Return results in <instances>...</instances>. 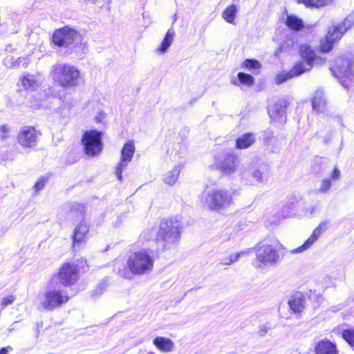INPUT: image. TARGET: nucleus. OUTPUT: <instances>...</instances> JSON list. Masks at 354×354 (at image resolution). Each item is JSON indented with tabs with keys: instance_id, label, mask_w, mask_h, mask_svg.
<instances>
[{
	"instance_id": "f257e3e1",
	"label": "nucleus",
	"mask_w": 354,
	"mask_h": 354,
	"mask_svg": "<svg viewBox=\"0 0 354 354\" xmlns=\"http://www.w3.org/2000/svg\"><path fill=\"white\" fill-rule=\"evenodd\" d=\"M180 239V223L177 218L161 221L156 235L158 250L175 248Z\"/></svg>"
},
{
	"instance_id": "f03ea898",
	"label": "nucleus",
	"mask_w": 354,
	"mask_h": 354,
	"mask_svg": "<svg viewBox=\"0 0 354 354\" xmlns=\"http://www.w3.org/2000/svg\"><path fill=\"white\" fill-rule=\"evenodd\" d=\"M50 75L55 82L64 88L76 87L80 80L79 70L65 63H56L53 65Z\"/></svg>"
},
{
	"instance_id": "7ed1b4c3",
	"label": "nucleus",
	"mask_w": 354,
	"mask_h": 354,
	"mask_svg": "<svg viewBox=\"0 0 354 354\" xmlns=\"http://www.w3.org/2000/svg\"><path fill=\"white\" fill-rule=\"evenodd\" d=\"M69 299L70 297L66 291L50 285L40 295L38 308L40 310L53 311L62 307Z\"/></svg>"
},
{
	"instance_id": "20e7f679",
	"label": "nucleus",
	"mask_w": 354,
	"mask_h": 354,
	"mask_svg": "<svg viewBox=\"0 0 354 354\" xmlns=\"http://www.w3.org/2000/svg\"><path fill=\"white\" fill-rule=\"evenodd\" d=\"M127 266L131 272L136 275L147 274L153 268V252L149 249H142L129 255Z\"/></svg>"
},
{
	"instance_id": "39448f33",
	"label": "nucleus",
	"mask_w": 354,
	"mask_h": 354,
	"mask_svg": "<svg viewBox=\"0 0 354 354\" xmlns=\"http://www.w3.org/2000/svg\"><path fill=\"white\" fill-rule=\"evenodd\" d=\"M354 25V13L349 15L337 25H333L328 30L325 41L321 44L323 53L330 52L334 44L339 41L344 34Z\"/></svg>"
},
{
	"instance_id": "423d86ee",
	"label": "nucleus",
	"mask_w": 354,
	"mask_h": 354,
	"mask_svg": "<svg viewBox=\"0 0 354 354\" xmlns=\"http://www.w3.org/2000/svg\"><path fill=\"white\" fill-rule=\"evenodd\" d=\"M205 201L210 209L222 211L233 203V198L231 193L226 189H212L206 194Z\"/></svg>"
},
{
	"instance_id": "0eeeda50",
	"label": "nucleus",
	"mask_w": 354,
	"mask_h": 354,
	"mask_svg": "<svg viewBox=\"0 0 354 354\" xmlns=\"http://www.w3.org/2000/svg\"><path fill=\"white\" fill-rule=\"evenodd\" d=\"M82 144L85 153L90 156L99 154L102 150V132L97 130H91L84 133Z\"/></svg>"
},
{
	"instance_id": "6e6552de",
	"label": "nucleus",
	"mask_w": 354,
	"mask_h": 354,
	"mask_svg": "<svg viewBox=\"0 0 354 354\" xmlns=\"http://www.w3.org/2000/svg\"><path fill=\"white\" fill-rule=\"evenodd\" d=\"M79 277L78 267L74 263H66L60 268L57 274L59 283L65 287L75 284Z\"/></svg>"
},
{
	"instance_id": "1a4fd4ad",
	"label": "nucleus",
	"mask_w": 354,
	"mask_h": 354,
	"mask_svg": "<svg viewBox=\"0 0 354 354\" xmlns=\"http://www.w3.org/2000/svg\"><path fill=\"white\" fill-rule=\"evenodd\" d=\"M256 257L265 266L277 264L279 259L278 251L272 245L263 244L256 248Z\"/></svg>"
},
{
	"instance_id": "9d476101",
	"label": "nucleus",
	"mask_w": 354,
	"mask_h": 354,
	"mask_svg": "<svg viewBox=\"0 0 354 354\" xmlns=\"http://www.w3.org/2000/svg\"><path fill=\"white\" fill-rule=\"evenodd\" d=\"M77 36V32L75 30L66 26L55 31L53 35V41L57 46L66 47L72 44Z\"/></svg>"
},
{
	"instance_id": "9b49d317",
	"label": "nucleus",
	"mask_w": 354,
	"mask_h": 354,
	"mask_svg": "<svg viewBox=\"0 0 354 354\" xmlns=\"http://www.w3.org/2000/svg\"><path fill=\"white\" fill-rule=\"evenodd\" d=\"M329 224L328 220L322 221L317 227H316L308 239L299 247L291 250L292 254H297L303 252L310 248L313 244L318 240L321 235L326 231Z\"/></svg>"
},
{
	"instance_id": "f8f14e48",
	"label": "nucleus",
	"mask_w": 354,
	"mask_h": 354,
	"mask_svg": "<svg viewBox=\"0 0 354 354\" xmlns=\"http://www.w3.org/2000/svg\"><path fill=\"white\" fill-rule=\"evenodd\" d=\"M299 55L301 60L295 63V65H299L300 71H303V73L310 71L315 61L319 57L315 56V52L308 44H302L299 47Z\"/></svg>"
},
{
	"instance_id": "ddd939ff",
	"label": "nucleus",
	"mask_w": 354,
	"mask_h": 354,
	"mask_svg": "<svg viewBox=\"0 0 354 354\" xmlns=\"http://www.w3.org/2000/svg\"><path fill=\"white\" fill-rule=\"evenodd\" d=\"M38 133L30 126L22 127L17 136L18 143L24 148H32L37 145Z\"/></svg>"
},
{
	"instance_id": "4468645a",
	"label": "nucleus",
	"mask_w": 354,
	"mask_h": 354,
	"mask_svg": "<svg viewBox=\"0 0 354 354\" xmlns=\"http://www.w3.org/2000/svg\"><path fill=\"white\" fill-rule=\"evenodd\" d=\"M286 100L284 99H279L274 104L269 105L268 113L271 120L280 124L285 123L286 120Z\"/></svg>"
},
{
	"instance_id": "2eb2a0df",
	"label": "nucleus",
	"mask_w": 354,
	"mask_h": 354,
	"mask_svg": "<svg viewBox=\"0 0 354 354\" xmlns=\"http://www.w3.org/2000/svg\"><path fill=\"white\" fill-rule=\"evenodd\" d=\"M336 66L339 72L354 81V59L349 56H342L337 59Z\"/></svg>"
},
{
	"instance_id": "dca6fc26",
	"label": "nucleus",
	"mask_w": 354,
	"mask_h": 354,
	"mask_svg": "<svg viewBox=\"0 0 354 354\" xmlns=\"http://www.w3.org/2000/svg\"><path fill=\"white\" fill-rule=\"evenodd\" d=\"M237 157L230 153H225L218 162V167L223 174H231L235 171Z\"/></svg>"
},
{
	"instance_id": "f3484780",
	"label": "nucleus",
	"mask_w": 354,
	"mask_h": 354,
	"mask_svg": "<svg viewBox=\"0 0 354 354\" xmlns=\"http://www.w3.org/2000/svg\"><path fill=\"white\" fill-rule=\"evenodd\" d=\"M21 86L25 90L35 91L39 88L42 82L43 77L39 74H25L21 79Z\"/></svg>"
},
{
	"instance_id": "a211bd4d",
	"label": "nucleus",
	"mask_w": 354,
	"mask_h": 354,
	"mask_svg": "<svg viewBox=\"0 0 354 354\" xmlns=\"http://www.w3.org/2000/svg\"><path fill=\"white\" fill-rule=\"evenodd\" d=\"M311 103L313 111L317 113H324L326 110L328 101L323 89L318 88L315 92Z\"/></svg>"
},
{
	"instance_id": "6ab92c4d",
	"label": "nucleus",
	"mask_w": 354,
	"mask_h": 354,
	"mask_svg": "<svg viewBox=\"0 0 354 354\" xmlns=\"http://www.w3.org/2000/svg\"><path fill=\"white\" fill-rule=\"evenodd\" d=\"M341 172L337 167H334L330 173V177L324 178L320 182L317 192L322 194L328 193L332 187V181H336L339 179Z\"/></svg>"
},
{
	"instance_id": "aec40b11",
	"label": "nucleus",
	"mask_w": 354,
	"mask_h": 354,
	"mask_svg": "<svg viewBox=\"0 0 354 354\" xmlns=\"http://www.w3.org/2000/svg\"><path fill=\"white\" fill-rule=\"evenodd\" d=\"M88 231V227L84 221H82L74 229L73 234V246L78 247L86 240V234Z\"/></svg>"
},
{
	"instance_id": "412c9836",
	"label": "nucleus",
	"mask_w": 354,
	"mask_h": 354,
	"mask_svg": "<svg viewBox=\"0 0 354 354\" xmlns=\"http://www.w3.org/2000/svg\"><path fill=\"white\" fill-rule=\"evenodd\" d=\"M299 65H294V66L288 71H283L279 73L275 77V82L279 85L287 80L298 77L303 74V71L299 69Z\"/></svg>"
},
{
	"instance_id": "4be33fe9",
	"label": "nucleus",
	"mask_w": 354,
	"mask_h": 354,
	"mask_svg": "<svg viewBox=\"0 0 354 354\" xmlns=\"http://www.w3.org/2000/svg\"><path fill=\"white\" fill-rule=\"evenodd\" d=\"M306 297L302 292H297L292 295L288 301L290 309L295 313H298L303 310L306 304Z\"/></svg>"
},
{
	"instance_id": "5701e85b",
	"label": "nucleus",
	"mask_w": 354,
	"mask_h": 354,
	"mask_svg": "<svg viewBox=\"0 0 354 354\" xmlns=\"http://www.w3.org/2000/svg\"><path fill=\"white\" fill-rule=\"evenodd\" d=\"M315 354H337L336 345L328 339H323L315 344Z\"/></svg>"
},
{
	"instance_id": "b1692460",
	"label": "nucleus",
	"mask_w": 354,
	"mask_h": 354,
	"mask_svg": "<svg viewBox=\"0 0 354 354\" xmlns=\"http://www.w3.org/2000/svg\"><path fill=\"white\" fill-rule=\"evenodd\" d=\"M153 345L160 351L163 353L171 352L174 348V342L171 339L156 337L153 340Z\"/></svg>"
},
{
	"instance_id": "393cba45",
	"label": "nucleus",
	"mask_w": 354,
	"mask_h": 354,
	"mask_svg": "<svg viewBox=\"0 0 354 354\" xmlns=\"http://www.w3.org/2000/svg\"><path fill=\"white\" fill-rule=\"evenodd\" d=\"M175 35L176 32L174 31V29L173 28H169L167 30L160 46L158 48H156V52L165 53L170 47L171 43L173 42Z\"/></svg>"
},
{
	"instance_id": "a878e982",
	"label": "nucleus",
	"mask_w": 354,
	"mask_h": 354,
	"mask_svg": "<svg viewBox=\"0 0 354 354\" xmlns=\"http://www.w3.org/2000/svg\"><path fill=\"white\" fill-rule=\"evenodd\" d=\"M255 140L256 139L253 133H244L236 140V147L240 149H247L254 143Z\"/></svg>"
},
{
	"instance_id": "bb28decb",
	"label": "nucleus",
	"mask_w": 354,
	"mask_h": 354,
	"mask_svg": "<svg viewBox=\"0 0 354 354\" xmlns=\"http://www.w3.org/2000/svg\"><path fill=\"white\" fill-rule=\"evenodd\" d=\"M237 11V7L234 4H232L223 10L222 17L227 23L234 24Z\"/></svg>"
},
{
	"instance_id": "cd10ccee",
	"label": "nucleus",
	"mask_w": 354,
	"mask_h": 354,
	"mask_svg": "<svg viewBox=\"0 0 354 354\" xmlns=\"http://www.w3.org/2000/svg\"><path fill=\"white\" fill-rule=\"evenodd\" d=\"M135 152V146L132 141L126 142L121 151V159L131 161Z\"/></svg>"
},
{
	"instance_id": "c85d7f7f",
	"label": "nucleus",
	"mask_w": 354,
	"mask_h": 354,
	"mask_svg": "<svg viewBox=\"0 0 354 354\" xmlns=\"http://www.w3.org/2000/svg\"><path fill=\"white\" fill-rule=\"evenodd\" d=\"M286 24L289 28L294 30H299L304 27L302 20L295 15H288Z\"/></svg>"
},
{
	"instance_id": "c756f323",
	"label": "nucleus",
	"mask_w": 354,
	"mask_h": 354,
	"mask_svg": "<svg viewBox=\"0 0 354 354\" xmlns=\"http://www.w3.org/2000/svg\"><path fill=\"white\" fill-rule=\"evenodd\" d=\"M180 171V166L175 167L171 171L165 174L164 182L169 185H174L178 180Z\"/></svg>"
},
{
	"instance_id": "7c9ffc66",
	"label": "nucleus",
	"mask_w": 354,
	"mask_h": 354,
	"mask_svg": "<svg viewBox=\"0 0 354 354\" xmlns=\"http://www.w3.org/2000/svg\"><path fill=\"white\" fill-rule=\"evenodd\" d=\"M297 3L305 5L306 8H319L330 3L332 0H296Z\"/></svg>"
},
{
	"instance_id": "2f4dec72",
	"label": "nucleus",
	"mask_w": 354,
	"mask_h": 354,
	"mask_svg": "<svg viewBox=\"0 0 354 354\" xmlns=\"http://www.w3.org/2000/svg\"><path fill=\"white\" fill-rule=\"evenodd\" d=\"M295 35H289L286 37V40L280 44L279 48L275 51V55H277V54L279 52L292 48L295 47Z\"/></svg>"
},
{
	"instance_id": "473e14b6",
	"label": "nucleus",
	"mask_w": 354,
	"mask_h": 354,
	"mask_svg": "<svg viewBox=\"0 0 354 354\" xmlns=\"http://www.w3.org/2000/svg\"><path fill=\"white\" fill-rule=\"evenodd\" d=\"M343 339L353 348H354V329L346 328L342 331Z\"/></svg>"
},
{
	"instance_id": "72a5a7b5",
	"label": "nucleus",
	"mask_w": 354,
	"mask_h": 354,
	"mask_svg": "<svg viewBox=\"0 0 354 354\" xmlns=\"http://www.w3.org/2000/svg\"><path fill=\"white\" fill-rule=\"evenodd\" d=\"M237 76L240 83L243 85L251 86L254 82V77L250 74L239 72Z\"/></svg>"
},
{
	"instance_id": "f704fd0d",
	"label": "nucleus",
	"mask_w": 354,
	"mask_h": 354,
	"mask_svg": "<svg viewBox=\"0 0 354 354\" xmlns=\"http://www.w3.org/2000/svg\"><path fill=\"white\" fill-rule=\"evenodd\" d=\"M130 161L127 160H123L120 158V162L118 165V166L115 168V174L116 175V177L118 180L122 181V171L125 169L127 167L128 163Z\"/></svg>"
},
{
	"instance_id": "c9c22d12",
	"label": "nucleus",
	"mask_w": 354,
	"mask_h": 354,
	"mask_svg": "<svg viewBox=\"0 0 354 354\" xmlns=\"http://www.w3.org/2000/svg\"><path fill=\"white\" fill-rule=\"evenodd\" d=\"M48 180V176H44L40 177L34 185V189H35V192H38L40 190H41L42 189H44V187H45Z\"/></svg>"
},
{
	"instance_id": "e433bc0d",
	"label": "nucleus",
	"mask_w": 354,
	"mask_h": 354,
	"mask_svg": "<svg viewBox=\"0 0 354 354\" xmlns=\"http://www.w3.org/2000/svg\"><path fill=\"white\" fill-rule=\"evenodd\" d=\"M321 211V205L319 202H317L315 205H310L306 208V213L311 216H315L319 214Z\"/></svg>"
},
{
	"instance_id": "4c0bfd02",
	"label": "nucleus",
	"mask_w": 354,
	"mask_h": 354,
	"mask_svg": "<svg viewBox=\"0 0 354 354\" xmlns=\"http://www.w3.org/2000/svg\"><path fill=\"white\" fill-rule=\"evenodd\" d=\"M244 66L248 69H259L261 64L259 61L254 59H247L243 62Z\"/></svg>"
},
{
	"instance_id": "58836bf2",
	"label": "nucleus",
	"mask_w": 354,
	"mask_h": 354,
	"mask_svg": "<svg viewBox=\"0 0 354 354\" xmlns=\"http://www.w3.org/2000/svg\"><path fill=\"white\" fill-rule=\"evenodd\" d=\"M272 328V327L271 326L270 323L266 322L259 325V330H257V333L259 337H262L266 335L268 330H270Z\"/></svg>"
},
{
	"instance_id": "ea45409f",
	"label": "nucleus",
	"mask_w": 354,
	"mask_h": 354,
	"mask_svg": "<svg viewBox=\"0 0 354 354\" xmlns=\"http://www.w3.org/2000/svg\"><path fill=\"white\" fill-rule=\"evenodd\" d=\"M252 176L257 182L259 183H263L264 181L267 180L266 174L261 171L259 169L253 171Z\"/></svg>"
},
{
	"instance_id": "a19ab883",
	"label": "nucleus",
	"mask_w": 354,
	"mask_h": 354,
	"mask_svg": "<svg viewBox=\"0 0 354 354\" xmlns=\"http://www.w3.org/2000/svg\"><path fill=\"white\" fill-rule=\"evenodd\" d=\"M243 253V252H239L236 254H230L229 256V257L223 260V261L221 262V264L226 265V266L231 265L233 262H235L236 261H237L239 259V257L241 256V254Z\"/></svg>"
},
{
	"instance_id": "79ce46f5",
	"label": "nucleus",
	"mask_w": 354,
	"mask_h": 354,
	"mask_svg": "<svg viewBox=\"0 0 354 354\" xmlns=\"http://www.w3.org/2000/svg\"><path fill=\"white\" fill-rule=\"evenodd\" d=\"M16 299L15 295H8L2 299L1 301V308H3L9 305H11Z\"/></svg>"
},
{
	"instance_id": "37998d69",
	"label": "nucleus",
	"mask_w": 354,
	"mask_h": 354,
	"mask_svg": "<svg viewBox=\"0 0 354 354\" xmlns=\"http://www.w3.org/2000/svg\"><path fill=\"white\" fill-rule=\"evenodd\" d=\"M107 284L106 282L100 283L97 285V288L93 291L92 295L93 297L100 296L102 294L105 288H106Z\"/></svg>"
},
{
	"instance_id": "c03bdc74",
	"label": "nucleus",
	"mask_w": 354,
	"mask_h": 354,
	"mask_svg": "<svg viewBox=\"0 0 354 354\" xmlns=\"http://www.w3.org/2000/svg\"><path fill=\"white\" fill-rule=\"evenodd\" d=\"M1 133V138L6 139L8 137V133H10V128L7 124H3L0 127Z\"/></svg>"
},
{
	"instance_id": "a18cd8bd",
	"label": "nucleus",
	"mask_w": 354,
	"mask_h": 354,
	"mask_svg": "<svg viewBox=\"0 0 354 354\" xmlns=\"http://www.w3.org/2000/svg\"><path fill=\"white\" fill-rule=\"evenodd\" d=\"M12 348L10 346L3 347L0 349V354H8V351H12Z\"/></svg>"
},
{
	"instance_id": "49530a36",
	"label": "nucleus",
	"mask_w": 354,
	"mask_h": 354,
	"mask_svg": "<svg viewBox=\"0 0 354 354\" xmlns=\"http://www.w3.org/2000/svg\"><path fill=\"white\" fill-rule=\"evenodd\" d=\"M342 84L344 87H347V86H346V84H343L342 82Z\"/></svg>"
}]
</instances>
